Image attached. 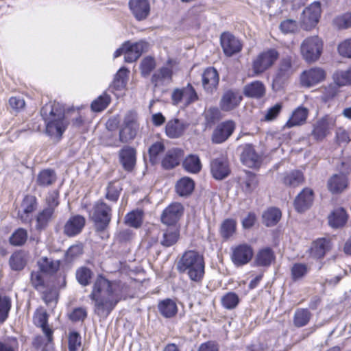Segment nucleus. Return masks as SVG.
I'll use <instances>...</instances> for the list:
<instances>
[{
	"instance_id": "1",
	"label": "nucleus",
	"mask_w": 351,
	"mask_h": 351,
	"mask_svg": "<svg viewBox=\"0 0 351 351\" xmlns=\"http://www.w3.org/2000/svg\"><path fill=\"white\" fill-rule=\"evenodd\" d=\"M89 298L95 302V314L106 318L121 300L122 295L116 281H110L102 276H98L93 283Z\"/></svg>"
},
{
	"instance_id": "2",
	"label": "nucleus",
	"mask_w": 351,
	"mask_h": 351,
	"mask_svg": "<svg viewBox=\"0 0 351 351\" xmlns=\"http://www.w3.org/2000/svg\"><path fill=\"white\" fill-rule=\"evenodd\" d=\"M40 114L46 123V133L58 141L69 124L63 106L56 102L47 104L41 108Z\"/></svg>"
},
{
	"instance_id": "3",
	"label": "nucleus",
	"mask_w": 351,
	"mask_h": 351,
	"mask_svg": "<svg viewBox=\"0 0 351 351\" xmlns=\"http://www.w3.org/2000/svg\"><path fill=\"white\" fill-rule=\"evenodd\" d=\"M204 257L194 250L185 252L177 263V269L180 273L186 274L191 280L199 282L205 273Z\"/></svg>"
},
{
	"instance_id": "4",
	"label": "nucleus",
	"mask_w": 351,
	"mask_h": 351,
	"mask_svg": "<svg viewBox=\"0 0 351 351\" xmlns=\"http://www.w3.org/2000/svg\"><path fill=\"white\" fill-rule=\"evenodd\" d=\"M112 217V206L104 200H98L93 204L89 213L90 220L93 222L94 229L99 234H104L102 239L108 238L106 234Z\"/></svg>"
},
{
	"instance_id": "5",
	"label": "nucleus",
	"mask_w": 351,
	"mask_h": 351,
	"mask_svg": "<svg viewBox=\"0 0 351 351\" xmlns=\"http://www.w3.org/2000/svg\"><path fill=\"white\" fill-rule=\"evenodd\" d=\"M139 130V123L137 114L134 111L128 112L123 118L119 130V141L128 143L134 140Z\"/></svg>"
},
{
	"instance_id": "6",
	"label": "nucleus",
	"mask_w": 351,
	"mask_h": 351,
	"mask_svg": "<svg viewBox=\"0 0 351 351\" xmlns=\"http://www.w3.org/2000/svg\"><path fill=\"white\" fill-rule=\"evenodd\" d=\"M294 71L291 58L287 56L282 58L273 80V89L276 91L280 90L287 84L289 78Z\"/></svg>"
},
{
	"instance_id": "7",
	"label": "nucleus",
	"mask_w": 351,
	"mask_h": 351,
	"mask_svg": "<svg viewBox=\"0 0 351 351\" xmlns=\"http://www.w3.org/2000/svg\"><path fill=\"white\" fill-rule=\"evenodd\" d=\"M278 51L270 48L260 53L252 62L254 73L258 75L271 67L279 58Z\"/></svg>"
},
{
	"instance_id": "8",
	"label": "nucleus",
	"mask_w": 351,
	"mask_h": 351,
	"mask_svg": "<svg viewBox=\"0 0 351 351\" xmlns=\"http://www.w3.org/2000/svg\"><path fill=\"white\" fill-rule=\"evenodd\" d=\"M322 47L323 43L317 36H311L302 42L301 53L307 62H315L320 57Z\"/></svg>"
},
{
	"instance_id": "9",
	"label": "nucleus",
	"mask_w": 351,
	"mask_h": 351,
	"mask_svg": "<svg viewBox=\"0 0 351 351\" xmlns=\"http://www.w3.org/2000/svg\"><path fill=\"white\" fill-rule=\"evenodd\" d=\"M320 15L321 4L315 1L303 10L300 16L301 27L306 30L312 29L317 24Z\"/></svg>"
},
{
	"instance_id": "10",
	"label": "nucleus",
	"mask_w": 351,
	"mask_h": 351,
	"mask_svg": "<svg viewBox=\"0 0 351 351\" xmlns=\"http://www.w3.org/2000/svg\"><path fill=\"white\" fill-rule=\"evenodd\" d=\"M335 123L336 118L335 117L326 115L313 124L311 135L315 140L322 141L330 133Z\"/></svg>"
},
{
	"instance_id": "11",
	"label": "nucleus",
	"mask_w": 351,
	"mask_h": 351,
	"mask_svg": "<svg viewBox=\"0 0 351 351\" xmlns=\"http://www.w3.org/2000/svg\"><path fill=\"white\" fill-rule=\"evenodd\" d=\"M210 172L213 178L221 180L227 178L230 173L229 162L226 156L213 158L210 161Z\"/></svg>"
},
{
	"instance_id": "12",
	"label": "nucleus",
	"mask_w": 351,
	"mask_h": 351,
	"mask_svg": "<svg viewBox=\"0 0 351 351\" xmlns=\"http://www.w3.org/2000/svg\"><path fill=\"white\" fill-rule=\"evenodd\" d=\"M253 250L247 244H241L232 247L231 259L233 263L240 267L248 263L253 257Z\"/></svg>"
},
{
	"instance_id": "13",
	"label": "nucleus",
	"mask_w": 351,
	"mask_h": 351,
	"mask_svg": "<svg viewBox=\"0 0 351 351\" xmlns=\"http://www.w3.org/2000/svg\"><path fill=\"white\" fill-rule=\"evenodd\" d=\"M160 237L151 238V243H156L158 242L165 247H169L175 245L180 238V230L176 226H169L161 232Z\"/></svg>"
},
{
	"instance_id": "14",
	"label": "nucleus",
	"mask_w": 351,
	"mask_h": 351,
	"mask_svg": "<svg viewBox=\"0 0 351 351\" xmlns=\"http://www.w3.org/2000/svg\"><path fill=\"white\" fill-rule=\"evenodd\" d=\"M184 213V207L180 203H173L167 207L161 215V221L169 226H174Z\"/></svg>"
},
{
	"instance_id": "15",
	"label": "nucleus",
	"mask_w": 351,
	"mask_h": 351,
	"mask_svg": "<svg viewBox=\"0 0 351 351\" xmlns=\"http://www.w3.org/2000/svg\"><path fill=\"white\" fill-rule=\"evenodd\" d=\"M149 44L143 40L136 43H125V62H133L140 58L143 53L147 51Z\"/></svg>"
},
{
	"instance_id": "16",
	"label": "nucleus",
	"mask_w": 351,
	"mask_h": 351,
	"mask_svg": "<svg viewBox=\"0 0 351 351\" xmlns=\"http://www.w3.org/2000/svg\"><path fill=\"white\" fill-rule=\"evenodd\" d=\"M220 40L223 51L228 57L240 52L242 49L240 40L231 34H222Z\"/></svg>"
},
{
	"instance_id": "17",
	"label": "nucleus",
	"mask_w": 351,
	"mask_h": 351,
	"mask_svg": "<svg viewBox=\"0 0 351 351\" xmlns=\"http://www.w3.org/2000/svg\"><path fill=\"white\" fill-rule=\"evenodd\" d=\"M243 97L239 90H228L223 93L219 102V106L223 111H230L239 105Z\"/></svg>"
},
{
	"instance_id": "18",
	"label": "nucleus",
	"mask_w": 351,
	"mask_h": 351,
	"mask_svg": "<svg viewBox=\"0 0 351 351\" xmlns=\"http://www.w3.org/2000/svg\"><path fill=\"white\" fill-rule=\"evenodd\" d=\"M234 128V123L232 121L221 123L213 130L212 141L215 143H223L232 135Z\"/></svg>"
},
{
	"instance_id": "19",
	"label": "nucleus",
	"mask_w": 351,
	"mask_h": 351,
	"mask_svg": "<svg viewBox=\"0 0 351 351\" xmlns=\"http://www.w3.org/2000/svg\"><path fill=\"white\" fill-rule=\"evenodd\" d=\"M37 206L36 197L34 195H27L21 203L22 210L18 212V217L23 223L31 222L30 215L37 208Z\"/></svg>"
},
{
	"instance_id": "20",
	"label": "nucleus",
	"mask_w": 351,
	"mask_h": 351,
	"mask_svg": "<svg viewBox=\"0 0 351 351\" xmlns=\"http://www.w3.org/2000/svg\"><path fill=\"white\" fill-rule=\"evenodd\" d=\"M86 219L80 215L71 217L65 223L63 232L71 237L80 234L85 226Z\"/></svg>"
},
{
	"instance_id": "21",
	"label": "nucleus",
	"mask_w": 351,
	"mask_h": 351,
	"mask_svg": "<svg viewBox=\"0 0 351 351\" xmlns=\"http://www.w3.org/2000/svg\"><path fill=\"white\" fill-rule=\"evenodd\" d=\"M189 124L187 121L179 119L169 121L165 126V132L171 138H179L183 135Z\"/></svg>"
},
{
	"instance_id": "22",
	"label": "nucleus",
	"mask_w": 351,
	"mask_h": 351,
	"mask_svg": "<svg viewBox=\"0 0 351 351\" xmlns=\"http://www.w3.org/2000/svg\"><path fill=\"white\" fill-rule=\"evenodd\" d=\"M129 6L138 21L145 20L149 14L150 5L148 0H130Z\"/></svg>"
},
{
	"instance_id": "23",
	"label": "nucleus",
	"mask_w": 351,
	"mask_h": 351,
	"mask_svg": "<svg viewBox=\"0 0 351 351\" xmlns=\"http://www.w3.org/2000/svg\"><path fill=\"white\" fill-rule=\"evenodd\" d=\"M325 71L320 68H313L304 71L301 75V83L303 86L310 87L324 80Z\"/></svg>"
},
{
	"instance_id": "24",
	"label": "nucleus",
	"mask_w": 351,
	"mask_h": 351,
	"mask_svg": "<svg viewBox=\"0 0 351 351\" xmlns=\"http://www.w3.org/2000/svg\"><path fill=\"white\" fill-rule=\"evenodd\" d=\"M136 149L130 146H125L119 152V161L123 169L132 171L136 164Z\"/></svg>"
},
{
	"instance_id": "25",
	"label": "nucleus",
	"mask_w": 351,
	"mask_h": 351,
	"mask_svg": "<svg viewBox=\"0 0 351 351\" xmlns=\"http://www.w3.org/2000/svg\"><path fill=\"white\" fill-rule=\"evenodd\" d=\"M313 200V191L308 188L304 189L295 197L294 206L299 213H302L310 208Z\"/></svg>"
},
{
	"instance_id": "26",
	"label": "nucleus",
	"mask_w": 351,
	"mask_h": 351,
	"mask_svg": "<svg viewBox=\"0 0 351 351\" xmlns=\"http://www.w3.org/2000/svg\"><path fill=\"white\" fill-rule=\"evenodd\" d=\"M219 80V74L213 67L207 68L202 74V86L208 93H213L217 89Z\"/></svg>"
},
{
	"instance_id": "27",
	"label": "nucleus",
	"mask_w": 351,
	"mask_h": 351,
	"mask_svg": "<svg viewBox=\"0 0 351 351\" xmlns=\"http://www.w3.org/2000/svg\"><path fill=\"white\" fill-rule=\"evenodd\" d=\"M183 158V151L178 148L169 150L162 160V167L165 169H171L178 166Z\"/></svg>"
},
{
	"instance_id": "28",
	"label": "nucleus",
	"mask_w": 351,
	"mask_h": 351,
	"mask_svg": "<svg viewBox=\"0 0 351 351\" xmlns=\"http://www.w3.org/2000/svg\"><path fill=\"white\" fill-rule=\"evenodd\" d=\"M348 186V179L343 173L335 174L328 180V190L332 193H341Z\"/></svg>"
},
{
	"instance_id": "29",
	"label": "nucleus",
	"mask_w": 351,
	"mask_h": 351,
	"mask_svg": "<svg viewBox=\"0 0 351 351\" xmlns=\"http://www.w3.org/2000/svg\"><path fill=\"white\" fill-rule=\"evenodd\" d=\"M243 94L247 97L261 98L265 94V86L261 81L252 82L244 86Z\"/></svg>"
},
{
	"instance_id": "30",
	"label": "nucleus",
	"mask_w": 351,
	"mask_h": 351,
	"mask_svg": "<svg viewBox=\"0 0 351 351\" xmlns=\"http://www.w3.org/2000/svg\"><path fill=\"white\" fill-rule=\"evenodd\" d=\"M34 324L42 328V331L46 335L48 342L53 340V330L48 325V314L46 312H38L34 317Z\"/></svg>"
},
{
	"instance_id": "31",
	"label": "nucleus",
	"mask_w": 351,
	"mask_h": 351,
	"mask_svg": "<svg viewBox=\"0 0 351 351\" xmlns=\"http://www.w3.org/2000/svg\"><path fill=\"white\" fill-rule=\"evenodd\" d=\"M308 110L303 106L296 108L292 113V116L286 123L285 128H292L300 125L305 123L308 117Z\"/></svg>"
},
{
	"instance_id": "32",
	"label": "nucleus",
	"mask_w": 351,
	"mask_h": 351,
	"mask_svg": "<svg viewBox=\"0 0 351 351\" xmlns=\"http://www.w3.org/2000/svg\"><path fill=\"white\" fill-rule=\"evenodd\" d=\"M55 217V212L45 208L36 215V229L40 231L45 230Z\"/></svg>"
},
{
	"instance_id": "33",
	"label": "nucleus",
	"mask_w": 351,
	"mask_h": 351,
	"mask_svg": "<svg viewBox=\"0 0 351 351\" xmlns=\"http://www.w3.org/2000/svg\"><path fill=\"white\" fill-rule=\"evenodd\" d=\"M27 262V253L24 250H18L13 253L10 259L9 265L14 271H21Z\"/></svg>"
},
{
	"instance_id": "34",
	"label": "nucleus",
	"mask_w": 351,
	"mask_h": 351,
	"mask_svg": "<svg viewBox=\"0 0 351 351\" xmlns=\"http://www.w3.org/2000/svg\"><path fill=\"white\" fill-rule=\"evenodd\" d=\"M347 220L348 215L343 208L335 209L328 217V223L334 228L343 227Z\"/></svg>"
},
{
	"instance_id": "35",
	"label": "nucleus",
	"mask_w": 351,
	"mask_h": 351,
	"mask_svg": "<svg viewBox=\"0 0 351 351\" xmlns=\"http://www.w3.org/2000/svg\"><path fill=\"white\" fill-rule=\"evenodd\" d=\"M330 248V241L324 238L315 241L311 248V255L313 258H321Z\"/></svg>"
},
{
	"instance_id": "36",
	"label": "nucleus",
	"mask_w": 351,
	"mask_h": 351,
	"mask_svg": "<svg viewBox=\"0 0 351 351\" xmlns=\"http://www.w3.org/2000/svg\"><path fill=\"white\" fill-rule=\"evenodd\" d=\"M195 188L194 181L187 177L181 178L176 185L177 193L182 197H187L192 193Z\"/></svg>"
},
{
	"instance_id": "37",
	"label": "nucleus",
	"mask_w": 351,
	"mask_h": 351,
	"mask_svg": "<svg viewBox=\"0 0 351 351\" xmlns=\"http://www.w3.org/2000/svg\"><path fill=\"white\" fill-rule=\"evenodd\" d=\"M312 317V313L308 308H300L295 310L293 317V325L297 328L306 326Z\"/></svg>"
},
{
	"instance_id": "38",
	"label": "nucleus",
	"mask_w": 351,
	"mask_h": 351,
	"mask_svg": "<svg viewBox=\"0 0 351 351\" xmlns=\"http://www.w3.org/2000/svg\"><path fill=\"white\" fill-rule=\"evenodd\" d=\"M158 308L160 314L167 318L175 316L178 312L176 302L171 299H166L159 302Z\"/></svg>"
},
{
	"instance_id": "39",
	"label": "nucleus",
	"mask_w": 351,
	"mask_h": 351,
	"mask_svg": "<svg viewBox=\"0 0 351 351\" xmlns=\"http://www.w3.org/2000/svg\"><path fill=\"white\" fill-rule=\"evenodd\" d=\"M60 261L53 260L47 257L41 258L38 262L40 270L46 274H53L56 273L60 267Z\"/></svg>"
},
{
	"instance_id": "40",
	"label": "nucleus",
	"mask_w": 351,
	"mask_h": 351,
	"mask_svg": "<svg viewBox=\"0 0 351 351\" xmlns=\"http://www.w3.org/2000/svg\"><path fill=\"white\" fill-rule=\"evenodd\" d=\"M275 259V255L269 247L260 250L256 257V263L258 266L268 267Z\"/></svg>"
},
{
	"instance_id": "41",
	"label": "nucleus",
	"mask_w": 351,
	"mask_h": 351,
	"mask_svg": "<svg viewBox=\"0 0 351 351\" xmlns=\"http://www.w3.org/2000/svg\"><path fill=\"white\" fill-rule=\"evenodd\" d=\"M303 173L298 170L292 171L284 175L282 182L286 185L291 187H296L303 183Z\"/></svg>"
},
{
	"instance_id": "42",
	"label": "nucleus",
	"mask_w": 351,
	"mask_h": 351,
	"mask_svg": "<svg viewBox=\"0 0 351 351\" xmlns=\"http://www.w3.org/2000/svg\"><path fill=\"white\" fill-rule=\"evenodd\" d=\"M172 70L168 67H162L156 71L152 75L151 81L155 86L163 84L165 81H170L172 77Z\"/></svg>"
},
{
	"instance_id": "43",
	"label": "nucleus",
	"mask_w": 351,
	"mask_h": 351,
	"mask_svg": "<svg viewBox=\"0 0 351 351\" xmlns=\"http://www.w3.org/2000/svg\"><path fill=\"white\" fill-rule=\"evenodd\" d=\"M241 160L248 167H253L259 160V156L252 145H247L241 154Z\"/></svg>"
},
{
	"instance_id": "44",
	"label": "nucleus",
	"mask_w": 351,
	"mask_h": 351,
	"mask_svg": "<svg viewBox=\"0 0 351 351\" xmlns=\"http://www.w3.org/2000/svg\"><path fill=\"white\" fill-rule=\"evenodd\" d=\"M281 218V212L278 208H271L263 213V223L267 227L276 225Z\"/></svg>"
},
{
	"instance_id": "45",
	"label": "nucleus",
	"mask_w": 351,
	"mask_h": 351,
	"mask_svg": "<svg viewBox=\"0 0 351 351\" xmlns=\"http://www.w3.org/2000/svg\"><path fill=\"white\" fill-rule=\"evenodd\" d=\"M56 180V172L52 169H45L38 175L36 182L39 186H48L53 184Z\"/></svg>"
},
{
	"instance_id": "46",
	"label": "nucleus",
	"mask_w": 351,
	"mask_h": 351,
	"mask_svg": "<svg viewBox=\"0 0 351 351\" xmlns=\"http://www.w3.org/2000/svg\"><path fill=\"white\" fill-rule=\"evenodd\" d=\"M184 169L193 173H197L202 169V164L199 158L197 155L191 154L183 161Z\"/></svg>"
},
{
	"instance_id": "47",
	"label": "nucleus",
	"mask_w": 351,
	"mask_h": 351,
	"mask_svg": "<svg viewBox=\"0 0 351 351\" xmlns=\"http://www.w3.org/2000/svg\"><path fill=\"white\" fill-rule=\"evenodd\" d=\"M310 267L301 263H294L291 268V278L293 281H298L304 278L310 271Z\"/></svg>"
},
{
	"instance_id": "48",
	"label": "nucleus",
	"mask_w": 351,
	"mask_h": 351,
	"mask_svg": "<svg viewBox=\"0 0 351 351\" xmlns=\"http://www.w3.org/2000/svg\"><path fill=\"white\" fill-rule=\"evenodd\" d=\"M121 191L122 186L119 181H111L107 186L105 197L107 199L116 202L119 197Z\"/></svg>"
},
{
	"instance_id": "49",
	"label": "nucleus",
	"mask_w": 351,
	"mask_h": 351,
	"mask_svg": "<svg viewBox=\"0 0 351 351\" xmlns=\"http://www.w3.org/2000/svg\"><path fill=\"white\" fill-rule=\"evenodd\" d=\"M332 80L340 88L351 86V66L346 71H336L332 75Z\"/></svg>"
},
{
	"instance_id": "50",
	"label": "nucleus",
	"mask_w": 351,
	"mask_h": 351,
	"mask_svg": "<svg viewBox=\"0 0 351 351\" xmlns=\"http://www.w3.org/2000/svg\"><path fill=\"white\" fill-rule=\"evenodd\" d=\"M237 222L232 219H225L221 224L219 232L226 240L231 237L236 231Z\"/></svg>"
},
{
	"instance_id": "51",
	"label": "nucleus",
	"mask_w": 351,
	"mask_h": 351,
	"mask_svg": "<svg viewBox=\"0 0 351 351\" xmlns=\"http://www.w3.org/2000/svg\"><path fill=\"white\" fill-rule=\"evenodd\" d=\"M143 212L141 210H133L126 215L125 223L129 226L138 228L143 223Z\"/></svg>"
},
{
	"instance_id": "52",
	"label": "nucleus",
	"mask_w": 351,
	"mask_h": 351,
	"mask_svg": "<svg viewBox=\"0 0 351 351\" xmlns=\"http://www.w3.org/2000/svg\"><path fill=\"white\" fill-rule=\"evenodd\" d=\"M165 145L162 142L158 141L153 143L148 149L149 162L156 165L159 162V155L164 152Z\"/></svg>"
},
{
	"instance_id": "53",
	"label": "nucleus",
	"mask_w": 351,
	"mask_h": 351,
	"mask_svg": "<svg viewBox=\"0 0 351 351\" xmlns=\"http://www.w3.org/2000/svg\"><path fill=\"white\" fill-rule=\"evenodd\" d=\"M340 86L334 81L326 86L322 88V99L327 102L332 99L339 93Z\"/></svg>"
},
{
	"instance_id": "54",
	"label": "nucleus",
	"mask_w": 351,
	"mask_h": 351,
	"mask_svg": "<svg viewBox=\"0 0 351 351\" xmlns=\"http://www.w3.org/2000/svg\"><path fill=\"white\" fill-rule=\"evenodd\" d=\"M241 184L245 193H251L256 189L258 184L256 176L252 172L247 171Z\"/></svg>"
},
{
	"instance_id": "55",
	"label": "nucleus",
	"mask_w": 351,
	"mask_h": 351,
	"mask_svg": "<svg viewBox=\"0 0 351 351\" xmlns=\"http://www.w3.org/2000/svg\"><path fill=\"white\" fill-rule=\"evenodd\" d=\"M11 306L12 301L10 298L0 295V324H3L8 317Z\"/></svg>"
},
{
	"instance_id": "56",
	"label": "nucleus",
	"mask_w": 351,
	"mask_h": 351,
	"mask_svg": "<svg viewBox=\"0 0 351 351\" xmlns=\"http://www.w3.org/2000/svg\"><path fill=\"white\" fill-rule=\"evenodd\" d=\"M129 71L125 67L121 68L116 73L112 84L116 90L123 89L127 84V75Z\"/></svg>"
},
{
	"instance_id": "57",
	"label": "nucleus",
	"mask_w": 351,
	"mask_h": 351,
	"mask_svg": "<svg viewBox=\"0 0 351 351\" xmlns=\"http://www.w3.org/2000/svg\"><path fill=\"white\" fill-rule=\"evenodd\" d=\"M27 239V232L23 228H19L10 237V243L12 245H23Z\"/></svg>"
},
{
	"instance_id": "58",
	"label": "nucleus",
	"mask_w": 351,
	"mask_h": 351,
	"mask_svg": "<svg viewBox=\"0 0 351 351\" xmlns=\"http://www.w3.org/2000/svg\"><path fill=\"white\" fill-rule=\"evenodd\" d=\"M110 102V97L104 93L91 104V108L95 112H101L106 109Z\"/></svg>"
},
{
	"instance_id": "59",
	"label": "nucleus",
	"mask_w": 351,
	"mask_h": 351,
	"mask_svg": "<svg viewBox=\"0 0 351 351\" xmlns=\"http://www.w3.org/2000/svg\"><path fill=\"white\" fill-rule=\"evenodd\" d=\"M76 279L77 282L82 286H87L90 283V280L92 277V271L90 269L82 267L77 269Z\"/></svg>"
},
{
	"instance_id": "60",
	"label": "nucleus",
	"mask_w": 351,
	"mask_h": 351,
	"mask_svg": "<svg viewBox=\"0 0 351 351\" xmlns=\"http://www.w3.org/2000/svg\"><path fill=\"white\" fill-rule=\"evenodd\" d=\"M333 23L339 29L351 27V12H346L335 17Z\"/></svg>"
},
{
	"instance_id": "61",
	"label": "nucleus",
	"mask_w": 351,
	"mask_h": 351,
	"mask_svg": "<svg viewBox=\"0 0 351 351\" xmlns=\"http://www.w3.org/2000/svg\"><path fill=\"white\" fill-rule=\"evenodd\" d=\"M239 302L238 295L234 292H228L221 298L223 306L227 309L234 308Z\"/></svg>"
},
{
	"instance_id": "62",
	"label": "nucleus",
	"mask_w": 351,
	"mask_h": 351,
	"mask_svg": "<svg viewBox=\"0 0 351 351\" xmlns=\"http://www.w3.org/2000/svg\"><path fill=\"white\" fill-rule=\"evenodd\" d=\"M155 67L156 62L153 58L146 57L143 58L141 63V75L145 77L149 76Z\"/></svg>"
},
{
	"instance_id": "63",
	"label": "nucleus",
	"mask_w": 351,
	"mask_h": 351,
	"mask_svg": "<svg viewBox=\"0 0 351 351\" xmlns=\"http://www.w3.org/2000/svg\"><path fill=\"white\" fill-rule=\"evenodd\" d=\"M81 344L80 335L75 331L70 332L69 336V351H78Z\"/></svg>"
},
{
	"instance_id": "64",
	"label": "nucleus",
	"mask_w": 351,
	"mask_h": 351,
	"mask_svg": "<svg viewBox=\"0 0 351 351\" xmlns=\"http://www.w3.org/2000/svg\"><path fill=\"white\" fill-rule=\"evenodd\" d=\"M31 283L37 291H43L45 282L42 274L39 271L31 273Z\"/></svg>"
}]
</instances>
